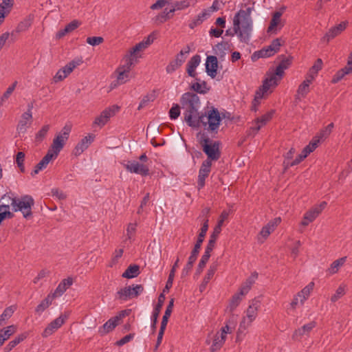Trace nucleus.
<instances>
[{
	"mask_svg": "<svg viewBox=\"0 0 352 352\" xmlns=\"http://www.w3.org/2000/svg\"><path fill=\"white\" fill-rule=\"evenodd\" d=\"M180 104L186 124L192 128L200 127L206 114L199 112L201 102L197 94L192 92L184 93L180 98Z\"/></svg>",
	"mask_w": 352,
	"mask_h": 352,
	"instance_id": "f257e3e1",
	"label": "nucleus"
},
{
	"mask_svg": "<svg viewBox=\"0 0 352 352\" xmlns=\"http://www.w3.org/2000/svg\"><path fill=\"white\" fill-rule=\"evenodd\" d=\"M0 200L8 203L13 212H21L25 219H28L32 217V208L34 205V200L31 195H25L17 197L10 191L4 194Z\"/></svg>",
	"mask_w": 352,
	"mask_h": 352,
	"instance_id": "f03ea898",
	"label": "nucleus"
},
{
	"mask_svg": "<svg viewBox=\"0 0 352 352\" xmlns=\"http://www.w3.org/2000/svg\"><path fill=\"white\" fill-rule=\"evenodd\" d=\"M204 153L207 155L205 161H217L221 157L220 145L219 141H213L208 137L203 135L199 140Z\"/></svg>",
	"mask_w": 352,
	"mask_h": 352,
	"instance_id": "7ed1b4c3",
	"label": "nucleus"
},
{
	"mask_svg": "<svg viewBox=\"0 0 352 352\" xmlns=\"http://www.w3.org/2000/svg\"><path fill=\"white\" fill-rule=\"evenodd\" d=\"M252 8L248 7L245 10H240L234 16L233 25L239 29V23L243 25V34H248V32H252L253 21L251 18Z\"/></svg>",
	"mask_w": 352,
	"mask_h": 352,
	"instance_id": "20e7f679",
	"label": "nucleus"
},
{
	"mask_svg": "<svg viewBox=\"0 0 352 352\" xmlns=\"http://www.w3.org/2000/svg\"><path fill=\"white\" fill-rule=\"evenodd\" d=\"M70 132L71 126L65 125L54 138L50 149L48 151H52V154L57 157L68 140Z\"/></svg>",
	"mask_w": 352,
	"mask_h": 352,
	"instance_id": "39448f33",
	"label": "nucleus"
},
{
	"mask_svg": "<svg viewBox=\"0 0 352 352\" xmlns=\"http://www.w3.org/2000/svg\"><path fill=\"white\" fill-rule=\"evenodd\" d=\"M204 114H206V117L203 122H201V125H203L204 127L208 125V130L212 132L217 131L221 122V118L218 109L212 107L210 110L204 113Z\"/></svg>",
	"mask_w": 352,
	"mask_h": 352,
	"instance_id": "423d86ee",
	"label": "nucleus"
},
{
	"mask_svg": "<svg viewBox=\"0 0 352 352\" xmlns=\"http://www.w3.org/2000/svg\"><path fill=\"white\" fill-rule=\"evenodd\" d=\"M144 291L142 285H133L120 289L116 294V298L122 301H126L129 299L136 298Z\"/></svg>",
	"mask_w": 352,
	"mask_h": 352,
	"instance_id": "0eeeda50",
	"label": "nucleus"
},
{
	"mask_svg": "<svg viewBox=\"0 0 352 352\" xmlns=\"http://www.w3.org/2000/svg\"><path fill=\"white\" fill-rule=\"evenodd\" d=\"M217 237H218L217 236H215L214 234H211V235L210 236V239L208 241V243L206 247L205 252H204V254L202 255V256L199 262V264L197 265V268L196 273H195L196 275H199L202 272L204 268L205 267L206 263H208V261L210 257V253L214 248V245H215Z\"/></svg>",
	"mask_w": 352,
	"mask_h": 352,
	"instance_id": "6e6552de",
	"label": "nucleus"
},
{
	"mask_svg": "<svg viewBox=\"0 0 352 352\" xmlns=\"http://www.w3.org/2000/svg\"><path fill=\"white\" fill-rule=\"evenodd\" d=\"M260 300L257 298H254L251 304L249 305L247 311L246 316L243 318V320L240 323V327L245 329L246 327L249 326L257 316V311L260 307Z\"/></svg>",
	"mask_w": 352,
	"mask_h": 352,
	"instance_id": "1a4fd4ad",
	"label": "nucleus"
},
{
	"mask_svg": "<svg viewBox=\"0 0 352 352\" xmlns=\"http://www.w3.org/2000/svg\"><path fill=\"white\" fill-rule=\"evenodd\" d=\"M124 166L125 169L131 173L138 174L144 177L149 175L148 164L141 163L135 160H129Z\"/></svg>",
	"mask_w": 352,
	"mask_h": 352,
	"instance_id": "9d476101",
	"label": "nucleus"
},
{
	"mask_svg": "<svg viewBox=\"0 0 352 352\" xmlns=\"http://www.w3.org/2000/svg\"><path fill=\"white\" fill-rule=\"evenodd\" d=\"M327 205L326 201L321 202L319 205L314 206L311 209L308 210L303 217L301 222L302 226H308L311 222L314 221L316 217L321 213Z\"/></svg>",
	"mask_w": 352,
	"mask_h": 352,
	"instance_id": "9b49d317",
	"label": "nucleus"
},
{
	"mask_svg": "<svg viewBox=\"0 0 352 352\" xmlns=\"http://www.w3.org/2000/svg\"><path fill=\"white\" fill-rule=\"evenodd\" d=\"M119 109L120 107L118 105H113L105 109L101 112L98 117L96 118L94 122V124L98 125L100 127H102L107 123L109 118L113 116L119 111Z\"/></svg>",
	"mask_w": 352,
	"mask_h": 352,
	"instance_id": "f8f14e48",
	"label": "nucleus"
},
{
	"mask_svg": "<svg viewBox=\"0 0 352 352\" xmlns=\"http://www.w3.org/2000/svg\"><path fill=\"white\" fill-rule=\"evenodd\" d=\"M68 318V314H61L59 317L52 320L44 329L42 333L43 338H47L52 335L56 330H58L66 321Z\"/></svg>",
	"mask_w": 352,
	"mask_h": 352,
	"instance_id": "ddd939ff",
	"label": "nucleus"
},
{
	"mask_svg": "<svg viewBox=\"0 0 352 352\" xmlns=\"http://www.w3.org/2000/svg\"><path fill=\"white\" fill-rule=\"evenodd\" d=\"M125 311H122L118 315L108 320L102 327L99 328L98 332L103 336L114 329L118 324L119 321L122 319V318L124 316Z\"/></svg>",
	"mask_w": 352,
	"mask_h": 352,
	"instance_id": "4468645a",
	"label": "nucleus"
},
{
	"mask_svg": "<svg viewBox=\"0 0 352 352\" xmlns=\"http://www.w3.org/2000/svg\"><path fill=\"white\" fill-rule=\"evenodd\" d=\"M165 300V296L163 294H160L158 299H157V303L155 306L152 316H151V328L152 330L153 333H154L156 331L157 328V319L160 316L161 309L163 307L164 302Z\"/></svg>",
	"mask_w": 352,
	"mask_h": 352,
	"instance_id": "2eb2a0df",
	"label": "nucleus"
},
{
	"mask_svg": "<svg viewBox=\"0 0 352 352\" xmlns=\"http://www.w3.org/2000/svg\"><path fill=\"white\" fill-rule=\"evenodd\" d=\"M95 135L93 134H89L84 137L76 146L73 151V154L75 156H79L82 154L94 142Z\"/></svg>",
	"mask_w": 352,
	"mask_h": 352,
	"instance_id": "dca6fc26",
	"label": "nucleus"
},
{
	"mask_svg": "<svg viewBox=\"0 0 352 352\" xmlns=\"http://www.w3.org/2000/svg\"><path fill=\"white\" fill-rule=\"evenodd\" d=\"M239 29L236 30V26L233 25V31L230 30H227L226 31V36H233L234 34H236L239 41L241 43H249L250 41L251 34L252 33L248 32V34H243V25L239 23Z\"/></svg>",
	"mask_w": 352,
	"mask_h": 352,
	"instance_id": "f3484780",
	"label": "nucleus"
},
{
	"mask_svg": "<svg viewBox=\"0 0 352 352\" xmlns=\"http://www.w3.org/2000/svg\"><path fill=\"white\" fill-rule=\"evenodd\" d=\"M206 72L212 78L217 76L218 60L215 56H208L206 61Z\"/></svg>",
	"mask_w": 352,
	"mask_h": 352,
	"instance_id": "a211bd4d",
	"label": "nucleus"
},
{
	"mask_svg": "<svg viewBox=\"0 0 352 352\" xmlns=\"http://www.w3.org/2000/svg\"><path fill=\"white\" fill-rule=\"evenodd\" d=\"M278 58L280 60V62L276 67L275 74L280 78L284 74V70L291 65L293 58L290 56L286 57L284 55H281L278 56Z\"/></svg>",
	"mask_w": 352,
	"mask_h": 352,
	"instance_id": "6ab92c4d",
	"label": "nucleus"
},
{
	"mask_svg": "<svg viewBox=\"0 0 352 352\" xmlns=\"http://www.w3.org/2000/svg\"><path fill=\"white\" fill-rule=\"evenodd\" d=\"M56 157L52 154V151H48L43 159L35 166L34 169L31 173V175L34 176L35 175L38 174L39 171L47 167V164L52 158Z\"/></svg>",
	"mask_w": 352,
	"mask_h": 352,
	"instance_id": "aec40b11",
	"label": "nucleus"
},
{
	"mask_svg": "<svg viewBox=\"0 0 352 352\" xmlns=\"http://www.w3.org/2000/svg\"><path fill=\"white\" fill-rule=\"evenodd\" d=\"M14 6V0H2L0 3V25L6 16L10 14Z\"/></svg>",
	"mask_w": 352,
	"mask_h": 352,
	"instance_id": "412c9836",
	"label": "nucleus"
},
{
	"mask_svg": "<svg viewBox=\"0 0 352 352\" xmlns=\"http://www.w3.org/2000/svg\"><path fill=\"white\" fill-rule=\"evenodd\" d=\"M346 24L347 22L343 21L340 24L331 28L324 36V39H326L327 41H329V40L335 38L345 30L346 28Z\"/></svg>",
	"mask_w": 352,
	"mask_h": 352,
	"instance_id": "4be33fe9",
	"label": "nucleus"
},
{
	"mask_svg": "<svg viewBox=\"0 0 352 352\" xmlns=\"http://www.w3.org/2000/svg\"><path fill=\"white\" fill-rule=\"evenodd\" d=\"M16 331V327L14 324L8 326L0 330V347L8 340Z\"/></svg>",
	"mask_w": 352,
	"mask_h": 352,
	"instance_id": "5701e85b",
	"label": "nucleus"
},
{
	"mask_svg": "<svg viewBox=\"0 0 352 352\" xmlns=\"http://www.w3.org/2000/svg\"><path fill=\"white\" fill-rule=\"evenodd\" d=\"M217 267H218V264L217 263H212L210 265V266L207 272V274H206V276L203 280V282L201 283V284L199 286V290L201 292H203L206 289L207 284L208 283L210 280L213 277L215 272L217 270Z\"/></svg>",
	"mask_w": 352,
	"mask_h": 352,
	"instance_id": "b1692460",
	"label": "nucleus"
},
{
	"mask_svg": "<svg viewBox=\"0 0 352 352\" xmlns=\"http://www.w3.org/2000/svg\"><path fill=\"white\" fill-rule=\"evenodd\" d=\"M316 323L314 321L304 324L302 327L296 329L294 334H293V338L294 339H299L302 336L305 335H307L315 327Z\"/></svg>",
	"mask_w": 352,
	"mask_h": 352,
	"instance_id": "393cba45",
	"label": "nucleus"
},
{
	"mask_svg": "<svg viewBox=\"0 0 352 352\" xmlns=\"http://www.w3.org/2000/svg\"><path fill=\"white\" fill-rule=\"evenodd\" d=\"M258 278V273L254 272L251 274L250 277H248L246 280L241 285L240 290L241 294L245 295L250 290L252 285L254 283L255 280Z\"/></svg>",
	"mask_w": 352,
	"mask_h": 352,
	"instance_id": "a878e982",
	"label": "nucleus"
},
{
	"mask_svg": "<svg viewBox=\"0 0 352 352\" xmlns=\"http://www.w3.org/2000/svg\"><path fill=\"white\" fill-rule=\"evenodd\" d=\"M209 16L208 13H207L205 10H204L201 13H199L196 17L190 21L188 23V26L190 29H194L195 27L201 25L205 20H206Z\"/></svg>",
	"mask_w": 352,
	"mask_h": 352,
	"instance_id": "bb28decb",
	"label": "nucleus"
},
{
	"mask_svg": "<svg viewBox=\"0 0 352 352\" xmlns=\"http://www.w3.org/2000/svg\"><path fill=\"white\" fill-rule=\"evenodd\" d=\"M276 76L277 75L274 74L270 78H266L263 81V85L259 88L258 90L265 94L269 90L270 87L276 86L278 85V81Z\"/></svg>",
	"mask_w": 352,
	"mask_h": 352,
	"instance_id": "cd10ccee",
	"label": "nucleus"
},
{
	"mask_svg": "<svg viewBox=\"0 0 352 352\" xmlns=\"http://www.w3.org/2000/svg\"><path fill=\"white\" fill-rule=\"evenodd\" d=\"M275 53L276 52H274V50H272V47L269 45L267 47H264L261 50L255 52L253 54L252 58L255 60L259 58H267L273 56Z\"/></svg>",
	"mask_w": 352,
	"mask_h": 352,
	"instance_id": "c85d7f7f",
	"label": "nucleus"
},
{
	"mask_svg": "<svg viewBox=\"0 0 352 352\" xmlns=\"http://www.w3.org/2000/svg\"><path fill=\"white\" fill-rule=\"evenodd\" d=\"M312 81L313 80H311V79L307 77V78L299 85L298 88L296 98H298V96L305 98L309 92V85Z\"/></svg>",
	"mask_w": 352,
	"mask_h": 352,
	"instance_id": "c756f323",
	"label": "nucleus"
},
{
	"mask_svg": "<svg viewBox=\"0 0 352 352\" xmlns=\"http://www.w3.org/2000/svg\"><path fill=\"white\" fill-rule=\"evenodd\" d=\"M140 273V272L139 265L135 264L130 265L122 274V276L126 278H133L137 277Z\"/></svg>",
	"mask_w": 352,
	"mask_h": 352,
	"instance_id": "7c9ffc66",
	"label": "nucleus"
},
{
	"mask_svg": "<svg viewBox=\"0 0 352 352\" xmlns=\"http://www.w3.org/2000/svg\"><path fill=\"white\" fill-rule=\"evenodd\" d=\"M54 300L53 296L48 294L47 296L37 305L35 311L41 314L52 305Z\"/></svg>",
	"mask_w": 352,
	"mask_h": 352,
	"instance_id": "2f4dec72",
	"label": "nucleus"
},
{
	"mask_svg": "<svg viewBox=\"0 0 352 352\" xmlns=\"http://www.w3.org/2000/svg\"><path fill=\"white\" fill-rule=\"evenodd\" d=\"M226 338V336H222L221 334L219 335V333H217L214 336L212 344L210 348L211 352H215L216 351L220 349L225 342Z\"/></svg>",
	"mask_w": 352,
	"mask_h": 352,
	"instance_id": "473e14b6",
	"label": "nucleus"
},
{
	"mask_svg": "<svg viewBox=\"0 0 352 352\" xmlns=\"http://www.w3.org/2000/svg\"><path fill=\"white\" fill-rule=\"evenodd\" d=\"M27 338L26 333H22L10 341L3 349L4 352H10L13 348Z\"/></svg>",
	"mask_w": 352,
	"mask_h": 352,
	"instance_id": "72a5a7b5",
	"label": "nucleus"
},
{
	"mask_svg": "<svg viewBox=\"0 0 352 352\" xmlns=\"http://www.w3.org/2000/svg\"><path fill=\"white\" fill-rule=\"evenodd\" d=\"M346 259V257H342L339 259L334 261L330 265L329 268L327 270V272L329 274H334L337 273L339 270V268L344 265Z\"/></svg>",
	"mask_w": 352,
	"mask_h": 352,
	"instance_id": "f704fd0d",
	"label": "nucleus"
},
{
	"mask_svg": "<svg viewBox=\"0 0 352 352\" xmlns=\"http://www.w3.org/2000/svg\"><path fill=\"white\" fill-rule=\"evenodd\" d=\"M229 216V212L226 210H223L219 217V219L218 221L217 225L214 228V230L212 234H214L215 236H219L221 231V226L226 219H228Z\"/></svg>",
	"mask_w": 352,
	"mask_h": 352,
	"instance_id": "c9c22d12",
	"label": "nucleus"
},
{
	"mask_svg": "<svg viewBox=\"0 0 352 352\" xmlns=\"http://www.w3.org/2000/svg\"><path fill=\"white\" fill-rule=\"evenodd\" d=\"M179 262V258H177L176 259L175 262L174 263L173 265L172 266V268H171L169 275H168V280L166 283V286H165L166 289H169L173 285L175 274L176 272V269L178 267Z\"/></svg>",
	"mask_w": 352,
	"mask_h": 352,
	"instance_id": "e433bc0d",
	"label": "nucleus"
},
{
	"mask_svg": "<svg viewBox=\"0 0 352 352\" xmlns=\"http://www.w3.org/2000/svg\"><path fill=\"white\" fill-rule=\"evenodd\" d=\"M14 312V309L12 306L8 307L4 309L3 313L0 315V327L6 324V322L12 317Z\"/></svg>",
	"mask_w": 352,
	"mask_h": 352,
	"instance_id": "4c0bfd02",
	"label": "nucleus"
},
{
	"mask_svg": "<svg viewBox=\"0 0 352 352\" xmlns=\"http://www.w3.org/2000/svg\"><path fill=\"white\" fill-rule=\"evenodd\" d=\"M322 61L320 58H318L314 65L309 69L307 78L313 80L318 72L322 69Z\"/></svg>",
	"mask_w": 352,
	"mask_h": 352,
	"instance_id": "58836bf2",
	"label": "nucleus"
},
{
	"mask_svg": "<svg viewBox=\"0 0 352 352\" xmlns=\"http://www.w3.org/2000/svg\"><path fill=\"white\" fill-rule=\"evenodd\" d=\"M32 118V114L30 113H23L21 116V120L19 121L17 130L19 132H24L26 129V125L28 124V121L31 120Z\"/></svg>",
	"mask_w": 352,
	"mask_h": 352,
	"instance_id": "ea45409f",
	"label": "nucleus"
},
{
	"mask_svg": "<svg viewBox=\"0 0 352 352\" xmlns=\"http://www.w3.org/2000/svg\"><path fill=\"white\" fill-rule=\"evenodd\" d=\"M191 89L199 94H206L210 88L208 87L207 83L206 81H202L201 82H196L191 85Z\"/></svg>",
	"mask_w": 352,
	"mask_h": 352,
	"instance_id": "a19ab883",
	"label": "nucleus"
},
{
	"mask_svg": "<svg viewBox=\"0 0 352 352\" xmlns=\"http://www.w3.org/2000/svg\"><path fill=\"white\" fill-rule=\"evenodd\" d=\"M334 125L333 123L329 124L326 127L322 129L316 136V139H319V142L322 140L327 139L331 134Z\"/></svg>",
	"mask_w": 352,
	"mask_h": 352,
	"instance_id": "79ce46f5",
	"label": "nucleus"
},
{
	"mask_svg": "<svg viewBox=\"0 0 352 352\" xmlns=\"http://www.w3.org/2000/svg\"><path fill=\"white\" fill-rule=\"evenodd\" d=\"M208 229V219H206L203 223L202 227L199 233L197 240L196 241V245L201 246V244L204 240L205 236Z\"/></svg>",
	"mask_w": 352,
	"mask_h": 352,
	"instance_id": "37998d69",
	"label": "nucleus"
},
{
	"mask_svg": "<svg viewBox=\"0 0 352 352\" xmlns=\"http://www.w3.org/2000/svg\"><path fill=\"white\" fill-rule=\"evenodd\" d=\"M32 18L29 16L21 21L16 28V32H22L27 30L32 25Z\"/></svg>",
	"mask_w": 352,
	"mask_h": 352,
	"instance_id": "c03bdc74",
	"label": "nucleus"
},
{
	"mask_svg": "<svg viewBox=\"0 0 352 352\" xmlns=\"http://www.w3.org/2000/svg\"><path fill=\"white\" fill-rule=\"evenodd\" d=\"M116 72L118 73L117 82L118 84H120V85L124 84L129 80V72H127L126 70L121 69L120 68L118 67L116 69Z\"/></svg>",
	"mask_w": 352,
	"mask_h": 352,
	"instance_id": "a18cd8bd",
	"label": "nucleus"
},
{
	"mask_svg": "<svg viewBox=\"0 0 352 352\" xmlns=\"http://www.w3.org/2000/svg\"><path fill=\"white\" fill-rule=\"evenodd\" d=\"M314 283H310L307 286L302 289V291L298 294V296L300 298V303L302 305L304 301L309 296L311 290L313 289Z\"/></svg>",
	"mask_w": 352,
	"mask_h": 352,
	"instance_id": "49530a36",
	"label": "nucleus"
},
{
	"mask_svg": "<svg viewBox=\"0 0 352 352\" xmlns=\"http://www.w3.org/2000/svg\"><path fill=\"white\" fill-rule=\"evenodd\" d=\"M190 51V47L188 45L186 46L176 55L175 59L177 62L182 65L186 61L187 55L189 54Z\"/></svg>",
	"mask_w": 352,
	"mask_h": 352,
	"instance_id": "de8ad7c7",
	"label": "nucleus"
},
{
	"mask_svg": "<svg viewBox=\"0 0 352 352\" xmlns=\"http://www.w3.org/2000/svg\"><path fill=\"white\" fill-rule=\"evenodd\" d=\"M282 13L280 12H275L273 14L270 24L267 28V32H272L278 24Z\"/></svg>",
	"mask_w": 352,
	"mask_h": 352,
	"instance_id": "09e8293b",
	"label": "nucleus"
},
{
	"mask_svg": "<svg viewBox=\"0 0 352 352\" xmlns=\"http://www.w3.org/2000/svg\"><path fill=\"white\" fill-rule=\"evenodd\" d=\"M346 292V286L344 285H340L338 288L336 289L335 294H333L331 300L333 302H336L338 299L342 297Z\"/></svg>",
	"mask_w": 352,
	"mask_h": 352,
	"instance_id": "8fccbe9b",
	"label": "nucleus"
},
{
	"mask_svg": "<svg viewBox=\"0 0 352 352\" xmlns=\"http://www.w3.org/2000/svg\"><path fill=\"white\" fill-rule=\"evenodd\" d=\"M243 296L244 295L241 294V290L239 289V292L235 294L232 296V298L230 300V310L232 311L239 305L240 302L242 300V296Z\"/></svg>",
	"mask_w": 352,
	"mask_h": 352,
	"instance_id": "3c124183",
	"label": "nucleus"
},
{
	"mask_svg": "<svg viewBox=\"0 0 352 352\" xmlns=\"http://www.w3.org/2000/svg\"><path fill=\"white\" fill-rule=\"evenodd\" d=\"M263 95H264V93H263L260 90L256 91L255 96H254V99L253 100L252 104V107H251L252 111H257V107L260 104V100L261 98H263Z\"/></svg>",
	"mask_w": 352,
	"mask_h": 352,
	"instance_id": "603ef678",
	"label": "nucleus"
},
{
	"mask_svg": "<svg viewBox=\"0 0 352 352\" xmlns=\"http://www.w3.org/2000/svg\"><path fill=\"white\" fill-rule=\"evenodd\" d=\"M25 153L23 152H18L16 157V163L21 173L25 172L24 166Z\"/></svg>",
	"mask_w": 352,
	"mask_h": 352,
	"instance_id": "864d4df0",
	"label": "nucleus"
},
{
	"mask_svg": "<svg viewBox=\"0 0 352 352\" xmlns=\"http://www.w3.org/2000/svg\"><path fill=\"white\" fill-rule=\"evenodd\" d=\"M211 166L212 162L209 161H204L199 168V173L204 174L208 176L211 171Z\"/></svg>",
	"mask_w": 352,
	"mask_h": 352,
	"instance_id": "5fc2aeb1",
	"label": "nucleus"
},
{
	"mask_svg": "<svg viewBox=\"0 0 352 352\" xmlns=\"http://www.w3.org/2000/svg\"><path fill=\"white\" fill-rule=\"evenodd\" d=\"M180 106L178 104H173L169 110V117L171 120H176L180 115Z\"/></svg>",
	"mask_w": 352,
	"mask_h": 352,
	"instance_id": "6e6d98bb",
	"label": "nucleus"
},
{
	"mask_svg": "<svg viewBox=\"0 0 352 352\" xmlns=\"http://www.w3.org/2000/svg\"><path fill=\"white\" fill-rule=\"evenodd\" d=\"M182 65L177 62L175 59L171 60L166 67V72L168 74H172L179 68Z\"/></svg>",
	"mask_w": 352,
	"mask_h": 352,
	"instance_id": "4d7b16f0",
	"label": "nucleus"
},
{
	"mask_svg": "<svg viewBox=\"0 0 352 352\" xmlns=\"http://www.w3.org/2000/svg\"><path fill=\"white\" fill-rule=\"evenodd\" d=\"M50 129L49 125H45L43 126L41 130L38 131V132L36 134V140L37 142H41L44 138L46 136L48 131Z\"/></svg>",
	"mask_w": 352,
	"mask_h": 352,
	"instance_id": "13d9d810",
	"label": "nucleus"
},
{
	"mask_svg": "<svg viewBox=\"0 0 352 352\" xmlns=\"http://www.w3.org/2000/svg\"><path fill=\"white\" fill-rule=\"evenodd\" d=\"M272 114L273 112L270 111L258 118L256 119V124H260L261 126L266 124V123L272 119Z\"/></svg>",
	"mask_w": 352,
	"mask_h": 352,
	"instance_id": "bf43d9fd",
	"label": "nucleus"
},
{
	"mask_svg": "<svg viewBox=\"0 0 352 352\" xmlns=\"http://www.w3.org/2000/svg\"><path fill=\"white\" fill-rule=\"evenodd\" d=\"M201 62V56L196 54L191 57L186 66L196 69Z\"/></svg>",
	"mask_w": 352,
	"mask_h": 352,
	"instance_id": "052dcab7",
	"label": "nucleus"
},
{
	"mask_svg": "<svg viewBox=\"0 0 352 352\" xmlns=\"http://www.w3.org/2000/svg\"><path fill=\"white\" fill-rule=\"evenodd\" d=\"M104 41V38L101 36H91L87 37L86 42L92 46H96L101 44Z\"/></svg>",
	"mask_w": 352,
	"mask_h": 352,
	"instance_id": "680f3d73",
	"label": "nucleus"
},
{
	"mask_svg": "<svg viewBox=\"0 0 352 352\" xmlns=\"http://www.w3.org/2000/svg\"><path fill=\"white\" fill-rule=\"evenodd\" d=\"M65 291L66 289L64 286V283L61 284L60 283L56 289L54 290V292L49 294L52 295L53 296V298L55 299L57 297L61 296L65 293Z\"/></svg>",
	"mask_w": 352,
	"mask_h": 352,
	"instance_id": "e2e57ef3",
	"label": "nucleus"
},
{
	"mask_svg": "<svg viewBox=\"0 0 352 352\" xmlns=\"http://www.w3.org/2000/svg\"><path fill=\"white\" fill-rule=\"evenodd\" d=\"M17 81H14L12 85H10L8 89L7 90L5 91V93L3 94V95L1 97V100L3 102V101H6V100H8L9 98V97L11 96V94H12V92L14 91V90L15 89L16 85H17Z\"/></svg>",
	"mask_w": 352,
	"mask_h": 352,
	"instance_id": "0e129e2a",
	"label": "nucleus"
},
{
	"mask_svg": "<svg viewBox=\"0 0 352 352\" xmlns=\"http://www.w3.org/2000/svg\"><path fill=\"white\" fill-rule=\"evenodd\" d=\"M172 1L173 0H157L151 6V9L154 10L162 8L165 6L171 3Z\"/></svg>",
	"mask_w": 352,
	"mask_h": 352,
	"instance_id": "69168bd1",
	"label": "nucleus"
},
{
	"mask_svg": "<svg viewBox=\"0 0 352 352\" xmlns=\"http://www.w3.org/2000/svg\"><path fill=\"white\" fill-rule=\"evenodd\" d=\"M221 9V3L218 0H214L212 6L208 9H205V11L208 13L209 16L213 12H217Z\"/></svg>",
	"mask_w": 352,
	"mask_h": 352,
	"instance_id": "338daca9",
	"label": "nucleus"
},
{
	"mask_svg": "<svg viewBox=\"0 0 352 352\" xmlns=\"http://www.w3.org/2000/svg\"><path fill=\"white\" fill-rule=\"evenodd\" d=\"M173 4L177 10H181L188 8L190 5V3L189 0H183L179 1H175Z\"/></svg>",
	"mask_w": 352,
	"mask_h": 352,
	"instance_id": "774afa93",
	"label": "nucleus"
}]
</instances>
